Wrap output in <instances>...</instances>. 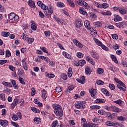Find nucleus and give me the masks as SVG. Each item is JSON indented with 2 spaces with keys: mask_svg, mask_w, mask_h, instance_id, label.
Returning a JSON list of instances; mask_svg holds the SVG:
<instances>
[{
  "mask_svg": "<svg viewBox=\"0 0 127 127\" xmlns=\"http://www.w3.org/2000/svg\"><path fill=\"white\" fill-rule=\"evenodd\" d=\"M57 5L59 7H64L65 4L62 2L59 1L57 3Z\"/></svg>",
  "mask_w": 127,
  "mask_h": 127,
  "instance_id": "4c0bfd02",
  "label": "nucleus"
},
{
  "mask_svg": "<svg viewBox=\"0 0 127 127\" xmlns=\"http://www.w3.org/2000/svg\"><path fill=\"white\" fill-rule=\"evenodd\" d=\"M95 42L99 46H102L103 45V43L98 39L95 40Z\"/></svg>",
  "mask_w": 127,
  "mask_h": 127,
  "instance_id": "864d4df0",
  "label": "nucleus"
},
{
  "mask_svg": "<svg viewBox=\"0 0 127 127\" xmlns=\"http://www.w3.org/2000/svg\"><path fill=\"white\" fill-rule=\"evenodd\" d=\"M101 91L102 92V93H103V94L104 95H105L106 96H108V97H110V92H109L108 91V90H107V89L106 88H103L101 90Z\"/></svg>",
  "mask_w": 127,
  "mask_h": 127,
  "instance_id": "a211bd4d",
  "label": "nucleus"
},
{
  "mask_svg": "<svg viewBox=\"0 0 127 127\" xmlns=\"http://www.w3.org/2000/svg\"><path fill=\"white\" fill-rule=\"evenodd\" d=\"M96 104H104L105 103V99L97 98L95 100Z\"/></svg>",
  "mask_w": 127,
  "mask_h": 127,
  "instance_id": "412c9836",
  "label": "nucleus"
},
{
  "mask_svg": "<svg viewBox=\"0 0 127 127\" xmlns=\"http://www.w3.org/2000/svg\"><path fill=\"white\" fill-rule=\"evenodd\" d=\"M98 113L102 116H109V115H110V112H106L104 110H98Z\"/></svg>",
  "mask_w": 127,
  "mask_h": 127,
  "instance_id": "9b49d317",
  "label": "nucleus"
},
{
  "mask_svg": "<svg viewBox=\"0 0 127 127\" xmlns=\"http://www.w3.org/2000/svg\"><path fill=\"white\" fill-rule=\"evenodd\" d=\"M111 109L115 113H120V109L116 106H111Z\"/></svg>",
  "mask_w": 127,
  "mask_h": 127,
  "instance_id": "6ab92c4d",
  "label": "nucleus"
},
{
  "mask_svg": "<svg viewBox=\"0 0 127 127\" xmlns=\"http://www.w3.org/2000/svg\"><path fill=\"white\" fill-rule=\"evenodd\" d=\"M13 103H15L16 106H17L18 104H20V103H21V101L19 100V99L17 98H15L14 99Z\"/></svg>",
  "mask_w": 127,
  "mask_h": 127,
  "instance_id": "79ce46f5",
  "label": "nucleus"
},
{
  "mask_svg": "<svg viewBox=\"0 0 127 127\" xmlns=\"http://www.w3.org/2000/svg\"><path fill=\"white\" fill-rule=\"evenodd\" d=\"M122 20H123V19L121 17V16H120V15H116L115 16V18H114V21L117 22L118 21H121Z\"/></svg>",
  "mask_w": 127,
  "mask_h": 127,
  "instance_id": "bb28decb",
  "label": "nucleus"
},
{
  "mask_svg": "<svg viewBox=\"0 0 127 127\" xmlns=\"http://www.w3.org/2000/svg\"><path fill=\"white\" fill-rule=\"evenodd\" d=\"M8 121L7 120H0V125L1 127H5L8 126Z\"/></svg>",
  "mask_w": 127,
  "mask_h": 127,
  "instance_id": "9d476101",
  "label": "nucleus"
},
{
  "mask_svg": "<svg viewBox=\"0 0 127 127\" xmlns=\"http://www.w3.org/2000/svg\"><path fill=\"white\" fill-rule=\"evenodd\" d=\"M93 25L96 27H100L102 25V23H101V22L97 21V22H94Z\"/></svg>",
  "mask_w": 127,
  "mask_h": 127,
  "instance_id": "c9c22d12",
  "label": "nucleus"
},
{
  "mask_svg": "<svg viewBox=\"0 0 127 127\" xmlns=\"http://www.w3.org/2000/svg\"><path fill=\"white\" fill-rule=\"evenodd\" d=\"M53 7L50 6L49 8H48L47 10H45L44 11V13L46 15V16H49L50 15H51L52 13H53Z\"/></svg>",
  "mask_w": 127,
  "mask_h": 127,
  "instance_id": "f03ea898",
  "label": "nucleus"
},
{
  "mask_svg": "<svg viewBox=\"0 0 127 127\" xmlns=\"http://www.w3.org/2000/svg\"><path fill=\"white\" fill-rule=\"evenodd\" d=\"M9 69H10V70H11L13 72H14V71H15V67L12 65H9Z\"/></svg>",
  "mask_w": 127,
  "mask_h": 127,
  "instance_id": "338daca9",
  "label": "nucleus"
},
{
  "mask_svg": "<svg viewBox=\"0 0 127 127\" xmlns=\"http://www.w3.org/2000/svg\"><path fill=\"white\" fill-rule=\"evenodd\" d=\"M76 56L78 58H83V57H84V55H83V54H82V53L79 52V53H77Z\"/></svg>",
  "mask_w": 127,
  "mask_h": 127,
  "instance_id": "603ef678",
  "label": "nucleus"
},
{
  "mask_svg": "<svg viewBox=\"0 0 127 127\" xmlns=\"http://www.w3.org/2000/svg\"><path fill=\"white\" fill-rule=\"evenodd\" d=\"M111 58L113 60V61H114V62L116 64L118 63V60L117 59V57L114 55H112L111 56Z\"/></svg>",
  "mask_w": 127,
  "mask_h": 127,
  "instance_id": "e433bc0d",
  "label": "nucleus"
},
{
  "mask_svg": "<svg viewBox=\"0 0 127 127\" xmlns=\"http://www.w3.org/2000/svg\"><path fill=\"white\" fill-rule=\"evenodd\" d=\"M74 89V86H69L68 87V89H67V92H68L69 93H70V92H71V91H72V90H73Z\"/></svg>",
  "mask_w": 127,
  "mask_h": 127,
  "instance_id": "0e129e2a",
  "label": "nucleus"
},
{
  "mask_svg": "<svg viewBox=\"0 0 127 127\" xmlns=\"http://www.w3.org/2000/svg\"><path fill=\"white\" fill-rule=\"evenodd\" d=\"M40 49L43 51V52H45V53L48 54V51H47L46 48L43 47H40Z\"/></svg>",
  "mask_w": 127,
  "mask_h": 127,
  "instance_id": "bf43d9fd",
  "label": "nucleus"
},
{
  "mask_svg": "<svg viewBox=\"0 0 127 127\" xmlns=\"http://www.w3.org/2000/svg\"><path fill=\"white\" fill-rule=\"evenodd\" d=\"M83 25V22L81 19H78L76 22L75 26L77 28H80Z\"/></svg>",
  "mask_w": 127,
  "mask_h": 127,
  "instance_id": "6e6552de",
  "label": "nucleus"
},
{
  "mask_svg": "<svg viewBox=\"0 0 127 127\" xmlns=\"http://www.w3.org/2000/svg\"><path fill=\"white\" fill-rule=\"evenodd\" d=\"M85 74H86V75H90L91 74V69L90 68V67L89 66H86L85 67Z\"/></svg>",
  "mask_w": 127,
  "mask_h": 127,
  "instance_id": "cd10ccee",
  "label": "nucleus"
},
{
  "mask_svg": "<svg viewBox=\"0 0 127 127\" xmlns=\"http://www.w3.org/2000/svg\"><path fill=\"white\" fill-rule=\"evenodd\" d=\"M112 37L113 39H115V40H118V39L119 38V37L118 36V35L117 34H114L112 35Z\"/></svg>",
  "mask_w": 127,
  "mask_h": 127,
  "instance_id": "4d7b16f0",
  "label": "nucleus"
},
{
  "mask_svg": "<svg viewBox=\"0 0 127 127\" xmlns=\"http://www.w3.org/2000/svg\"><path fill=\"white\" fill-rule=\"evenodd\" d=\"M73 74V72L72 71V68L69 67L68 68V71L67 72L68 76L69 78H71L72 77V75Z\"/></svg>",
  "mask_w": 127,
  "mask_h": 127,
  "instance_id": "72a5a7b5",
  "label": "nucleus"
},
{
  "mask_svg": "<svg viewBox=\"0 0 127 127\" xmlns=\"http://www.w3.org/2000/svg\"><path fill=\"white\" fill-rule=\"evenodd\" d=\"M12 119L13 121H17L18 120L17 115H16L15 114H13V116L12 117Z\"/></svg>",
  "mask_w": 127,
  "mask_h": 127,
  "instance_id": "052dcab7",
  "label": "nucleus"
},
{
  "mask_svg": "<svg viewBox=\"0 0 127 127\" xmlns=\"http://www.w3.org/2000/svg\"><path fill=\"white\" fill-rule=\"evenodd\" d=\"M34 121L35 123V124H37L38 125V124H40L41 123V120L40 118H38L37 117H36L34 119Z\"/></svg>",
  "mask_w": 127,
  "mask_h": 127,
  "instance_id": "ea45409f",
  "label": "nucleus"
},
{
  "mask_svg": "<svg viewBox=\"0 0 127 127\" xmlns=\"http://www.w3.org/2000/svg\"><path fill=\"white\" fill-rule=\"evenodd\" d=\"M117 119L118 120V121H126L127 120V118L123 116H118L117 117Z\"/></svg>",
  "mask_w": 127,
  "mask_h": 127,
  "instance_id": "49530a36",
  "label": "nucleus"
},
{
  "mask_svg": "<svg viewBox=\"0 0 127 127\" xmlns=\"http://www.w3.org/2000/svg\"><path fill=\"white\" fill-rule=\"evenodd\" d=\"M116 26H117V27H118L119 28H124V27L126 26V22H122L120 23H117L116 24Z\"/></svg>",
  "mask_w": 127,
  "mask_h": 127,
  "instance_id": "f8f14e48",
  "label": "nucleus"
},
{
  "mask_svg": "<svg viewBox=\"0 0 127 127\" xmlns=\"http://www.w3.org/2000/svg\"><path fill=\"white\" fill-rule=\"evenodd\" d=\"M90 55L94 59H99V54L96 53L95 51L91 50L90 51Z\"/></svg>",
  "mask_w": 127,
  "mask_h": 127,
  "instance_id": "423d86ee",
  "label": "nucleus"
},
{
  "mask_svg": "<svg viewBox=\"0 0 127 127\" xmlns=\"http://www.w3.org/2000/svg\"><path fill=\"white\" fill-rule=\"evenodd\" d=\"M47 91H46L45 89H43V90L42 91V97L44 100H45L46 98H47Z\"/></svg>",
  "mask_w": 127,
  "mask_h": 127,
  "instance_id": "4be33fe9",
  "label": "nucleus"
},
{
  "mask_svg": "<svg viewBox=\"0 0 127 127\" xmlns=\"http://www.w3.org/2000/svg\"><path fill=\"white\" fill-rule=\"evenodd\" d=\"M2 84L5 87H7V88H12V85H11V83H10V82L3 81L2 82Z\"/></svg>",
  "mask_w": 127,
  "mask_h": 127,
  "instance_id": "f3484780",
  "label": "nucleus"
},
{
  "mask_svg": "<svg viewBox=\"0 0 127 127\" xmlns=\"http://www.w3.org/2000/svg\"><path fill=\"white\" fill-rule=\"evenodd\" d=\"M77 3H78V4H79V5L83 6V5H84L85 2L83 0H79L77 1Z\"/></svg>",
  "mask_w": 127,
  "mask_h": 127,
  "instance_id": "5fc2aeb1",
  "label": "nucleus"
},
{
  "mask_svg": "<svg viewBox=\"0 0 127 127\" xmlns=\"http://www.w3.org/2000/svg\"><path fill=\"white\" fill-rule=\"evenodd\" d=\"M115 81H116V83H118V84H122V85H124V83L122 82L121 80H120L119 79L117 78H115L114 79Z\"/></svg>",
  "mask_w": 127,
  "mask_h": 127,
  "instance_id": "13d9d810",
  "label": "nucleus"
},
{
  "mask_svg": "<svg viewBox=\"0 0 127 127\" xmlns=\"http://www.w3.org/2000/svg\"><path fill=\"white\" fill-rule=\"evenodd\" d=\"M0 98L1 99L2 101H5V95L3 93L0 94Z\"/></svg>",
  "mask_w": 127,
  "mask_h": 127,
  "instance_id": "6e6d98bb",
  "label": "nucleus"
},
{
  "mask_svg": "<svg viewBox=\"0 0 127 127\" xmlns=\"http://www.w3.org/2000/svg\"><path fill=\"white\" fill-rule=\"evenodd\" d=\"M76 81L80 84H85L86 81H85V76H82L80 78H77Z\"/></svg>",
  "mask_w": 127,
  "mask_h": 127,
  "instance_id": "ddd939ff",
  "label": "nucleus"
},
{
  "mask_svg": "<svg viewBox=\"0 0 127 127\" xmlns=\"http://www.w3.org/2000/svg\"><path fill=\"white\" fill-rule=\"evenodd\" d=\"M114 103H115V104H117V105H119L121 107H123V106H124V101H122L120 99L114 101Z\"/></svg>",
  "mask_w": 127,
  "mask_h": 127,
  "instance_id": "5701e85b",
  "label": "nucleus"
},
{
  "mask_svg": "<svg viewBox=\"0 0 127 127\" xmlns=\"http://www.w3.org/2000/svg\"><path fill=\"white\" fill-rule=\"evenodd\" d=\"M89 93L91 96L93 98H97V90L93 88H91L89 89Z\"/></svg>",
  "mask_w": 127,
  "mask_h": 127,
  "instance_id": "39448f33",
  "label": "nucleus"
},
{
  "mask_svg": "<svg viewBox=\"0 0 127 127\" xmlns=\"http://www.w3.org/2000/svg\"><path fill=\"white\" fill-rule=\"evenodd\" d=\"M31 28L32 30H36L37 29V26H36L35 23H32L31 25Z\"/></svg>",
  "mask_w": 127,
  "mask_h": 127,
  "instance_id": "c03bdc74",
  "label": "nucleus"
},
{
  "mask_svg": "<svg viewBox=\"0 0 127 127\" xmlns=\"http://www.w3.org/2000/svg\"><path fill=\"white\" fill-rule=\"evenodd\" d=\"M119 11L121 14H126L127 13V11L125 9L120 8Z\"/></svg>",
  "mask_w": 127,
  "mask_h": 127,
  "instance_id": "37998d69",
  "label": "nucleus"
},
{
  "mask_svg": "<svg viewBox=\"0 0 127 127\" xmlns=\"http://www.w3.org/2000/svg\"><path fill=\"white\" fill-rule=\"evenodd\" d=\"M117 117H118L117 113H113L111 115V113H110V114H108V118H111V119H115V118H117Z\"/></svg>",
  "mask_w": 127,
  "mask_h": 127,
  "instance_id": "7c9ffc66",
  "label": "nucleus"
},
{
  "mask_svg": "<svg viewBox=\"0 0 127 127\" xmlns=\"http://www.w3.org/2000/svg\"><path fill=\"white\" fill-rule=\"evenodd\" d=\"M39 58L42 59V60H44L47 63H48L50 61V59L49 58L44 57L43 56H39Z\"/></svg>",
  "mask_w": 127,
  "mask_h": 127,
  "instance_id": "aec40b11",
  "label": "nucleus"
},
{
  "mask_svg": "<svg viewBox=\"0 0 127 127\" xmlns=\"http://www.w3.org/2000/svg\"><path fill=\"white\" fill-rule=\"evenodd\" d=\"M63 55H64V57H65V58H67V59H71L72 58L71 57V55H69L65 52H63Z\"/></svg>",
  "mask_w": 127,
  "mask_h": 127,
  "instance_id": "a878e982",
  "label": "nucleus"
},
{
  "mask_svg": "<svg viewBox=\"0 0 127 127\" xmlns=\"http://www.w3.org/2000/svg\"><path fill=\"white\" fill-rule=\"evenodd\" d=\"M84 26L86 27V28H87V29H88V30L91 29V25L90 24V22H89V21L84 22Z\"/></svg>",
  "mask_w": 127,
  "mask_h": 127,
  "instance_id": "b1692460",
  "label": "nucleus"
},
{
  "mask_svg": "<svg viewBox=\"0 0 127 127\" xmlns=\"http://www.w3.org/2000/svg\"><path fill=\"white\" fill-rule=\"evenodd\" d=\"M97 73L99 74V75H101V74H102V73L104 72V69H103L101 68H99L97 69Z\"/></svg>",
  "mask_w": 127,
  "mask_h": 127,
  "instance_id": "09e8293b",
  "label": "nucleus"
},
{
  "mask_svg": "<svg viewBox=\"0 0 127 127\" xmlns=\"http://www.w3.org/2000/svg\"><path fill=\"white\" fill-rule=\"evenodd\" d=\"M37 4L39 6L41 7L42 9H44L45 10H47L48 9V6L45 5L43 4L41 1H39L37 2Z\"/></svg>",
  "mask_w": 127,
  "mask_h": 127,
  "instance_id": "20e7f679",
  "label": "nucleus"
},
{
  "mask_svg": "<svg viewBox=\"0 0 127 127\" xmlns=\"http://www.w3.org/2000/svg\"><path fill=\"white\" fill-rule=\"evenodd\" d=\"M56 91L57 93H60V92H62V88H61V87H57Z\"/></svg>",
  "mask_w": 127,
  "mask_h": 127,
  "instance_id": "680f3d73",
  "label": "nucleus"
},
{
  "mask_svg": "<svg viewBox=\"0 0 127 127\" xmlns=\"http://www.w3.org/2000/svg\"><path fill=\"white\" fill-rule=\"evenodd\" d=\"M52 127H58V121L57 120L53 122Z\"/></svg>",
  "mask_w": 127,
  "mask_h": 127,
  "instance_id": "a18cd8bd",
  "label": "nucleus"
},
{
  "mask_svg": "<svg viewBox=\"0 0 127 127\" xmlns=\"http://www.w3.org/2000/svg\"><path fill=\"white\" fill-rule=\"evenodd\" d=\"M28 4L30 7H35V3L32 0H29L28 2Z\"/></svg>",
  "mask_w": 127,
  "mask_h": 127,
  "instance_id": "393cba45",
  "label": "nucleus"
},
{
  "mask_svg": "<svg viewBox=\"0 0 127 127\" xmlns=\"http://www.w3.org/2000/svg\"><path fill=\"white\" fill-rule=\"evenodd\" d=\"M26 39L29 44H31L34 41V39L32 38H27Z\"/></svg>",
  "mask_w": 127,
  "mask_h": 127,
  "instance_id": "a19ab883",
  "label": "nucleus"
},
{
  "mask_svg": "<svg viewBox=\"0 0 127 127\" xmlns=\"http://www.w3.org/2000/svg\"><path fill=\"white\" fill-rule=\"evenodd\" d=\"M101 48H102V49L105 50L106 51H109V48L104 45H102L101 46Z\"/></svg>",
  "mask_w": 127,
  "mask_h": 127,
  "instance_id": "69168bd1",
  "label": "nucleus"
},
{
  "mask_svg": "<svg viewBox=\"0 0 127 127\" xmlns=\"http://www.w3.org/2000/svg\"><path fill=\"white\" fill-rule=\"evenodd\" d=\"M53 107L54 110V112L56 116L61 117H63V109L60 105L53 104Z\"/></svg>",
  "mask_w": 127,
  "mask_h": 127,
  "instance_id": "f257e3e1",
  "label": "nucleus"
},
{
  "mask_svg": "<svg viewBox=\"0 0 127 127\" xmlns=\"http://www.w3.org/2000/svg\"><path fill=\"white\" fill-rule=\"evenodd\" d=\"M15 14L14 13H11L8 15V18L10 20H13Z\"/></svg>",
  "mask_w": 127,
  "mask_h": 127,
  "instance_id": "2f4dec72",
  "label": "nucleus"
},
{
  "mask_svg": "<svg viewBox=\"0 0 127 127\" xmlns=\"http://www.w3.org/2000/svg\"><path fill=\"white\" fill-rule=\"evenodd\" d=\"M109 4L107 3H103L100 5V8H108Z\"/></svg>",
  "mask_w": 127,
  "mask_h": 127,
  "instance_id": "c756f323",
  "label": "nucleus"
},
{
  "mask_svg": "<svg viewBox=\"0 0 127 127\" xmlns=\"http://www.w3.org/2000/svg\"><path fill=\"white\" fill-rule=\"evenodd\" d=\"M93 4L95 6H97L98 8H101V4L98 2L94 1L93 2Z\"/></svg>",
  "mask_w": 127,
  "mask_h": 127,
  "instance_id": "de8ad7c7",
  "label": "nucleus"
},
{
  "mask_svg": "<svg viewBox=\"0 0 127 127\" xmlns=\"http://www.w3.org/2000/svg\"><path fill=\"white\" fill-rule=\"evenodd\" d=\"M96 84L99 86H103V85H104V81L100 80H97L96 81Z\"/></svg>",
  "mask_w": 127,
  "mask_h": 127,
  "instance_id": "8fccbe9b",
  "label": "nucleus"
},
{
  "mask_svg": "<svg viewBox=\"0 0 127 127\" xmlns=\"http://www.w3.org/2000/svg\"><path fill=\"white\" fill-rule=\"evenodd\" d=\"M1 36L3 37H7L9 36V32H1Z\"/></svg>",
  "mask_w": 127,
  "mask_h": 127,
  "instance_id": "f704fd0d",
  "label": "nucleus"
},
{
  "mask_svg": "<svg viewBox=\"0 0 127 127\" xmlns=\"http://www.w3.org/2000/svg\"><path fill=\"white\" fill-rule=\"evenodd\" d=\"M49 64L50 65V66H51V67H55V62H54V61H49Z\"/></svg>",
  "mask_w": 127,
  "mask_h": 127,
  "instance_id": "3c124183",
  "label": "nucleus"
},
{
  "mask_svg": "<svg viewBox=\"0 0 127 127\" xmlns=\"http://www.w3.org/2000/svg\"><path fill=\"white\" fill-rule=\"evenodd\" d=\"M75 108H76V109H80L81 110H83L85 109V108H86L85 105L81 103H77L76 104H75Z\"/></svg>",
  "mask_w": 127,
  "mask_h": 127,
  "instance_id": "1a4fd4ad",
  "label": "nucleus"
},
{
  "mask_svg": "<svg viewBox=\"0 0 127 127\" xmlns=\"http://www.w3.org/2000/svg\"><path fill=\"white\" fill-rule=\"evenodd\" d=\"M105 125L108 127H119V124L118 123H114L113 122L109 121L105 123Z\"/></svg>",
  "mask_w": 127,
  "mask_h": 127,
  "instance_id": "7ed1b4c3",
  "label": "nucleus"
},
{
  "mask_svg": "<svg viewBox=\"0 0 127 127\" xmlns=\"http://www.w3.org/2000/svg\"><path fill=\"white\" fill-rule=\"evenodd\" d=\"M73 42L75 44V45L77 46V47H79V48H82L83 47V45L81 44V43L78 41V40H77L76 39H74L73 40Z\"/></svg>",
  "mask_w": 127,
  "mask_h": 127,
  "instance_id": "2eb2a0df",
  "label": "nucleus"
},
{
  "mask_svg": "<svg viewBox=\"0 0 127 127\" xmlns=\"http://www.w3.org/2000/svg\"><path fill=\"white\" fill-rule=\"evenodd\" d=\"M67 1L70 6H71V7H75V4L74 3V2H73V0H67Z\"/></svg>",
  "mask_w": 127,
  "mask_h": 127,
  "instance_id": "473e14b6",
  "label": "nucleus"
},
{
  "mask_svg": "<svg viewBox=\"0 0 127 127\" xmlns=\"http://www.w3.org/2000/svg\"><path fill=\"white\" fill-rule=\"evenodd\" d=\"M86 60L88 61L89 63L92 64V65H95V62H94V60L92 59L90 57H86Z\"/></svg>",
  "mask_w": 127,
  "mask_h": 127,
  "instance_id": "dca6fc26",
  "label": "nucleus"
},
{
  "mask_svg": "<svg viewBox=\"0 0 127 127\" xmlns=\"http://www.w3.org/2000/svg\"><path fill=\"white\" fill-rule=\"evenodd\" d=\"M126 86L125 85V83H124V85L122 84V83H119L117 84V87L119 89V90H121L125 92L126 91Z\"/></svg>",
  "mask_w": 127,
  "mask_h": 127,
  "instance_id": "4468645a",
  "label": "nucleus"
},
{
  "mask_svg": "<svg viewBox=\"0 0 127 127\" xmlns=\"http://www.w3.org/2000/svg\"><path fill=\"white\" fill-rule=\"evenodd\" d=\"M109 88L111 89V90H115V85L114 84H110L109 85Z\"/></svg>",
  "mask_w": 127,
  "mask_h": 127,
  "instance_id": "774afa93",
  "label": "nucleus"
},
{
  "mask_svg": "<svg viewBox=\"0 0 127 127\" xmlns=\"http://www.w3.org/2000/svg\"><path fill=\"white\" fill-rule=\"evenodd\" d=\"M31 110H32V112H34V113H37V114H39L40 113V111L36 108L35 107H31Z\"/></svg>",
  "mask_w": 127,
  "mask_h": 127,
  "instance_id": "58836bf2",
  "label": "nucleus"
},
{
  "mask_svg": "<svg viewBox=\"0 0 127 127\" xmlns=\"http://www.w3.org/2000/svg\"><path fill=\"white\" fill-rule=\"evenodd\" d=\"M79 12L81 13V14H83V15H87L88 14L87 12L84 11L83 7H79Z\"/></svg>",
  "mask_w": 127,
  "mask_h": 127,
  "instance_id": "c85d7f7f",
  "label": "nucleus"
},
{
  "mask_svg": "<svg viewBox=\"0 0 127 127\" xmlns=\"http://www.w3.org/2000/svg\"><path fill=\"white\" fill-rule=\"evenodd\" d=\"M86 64V61L85 60H80L78 62V63L75 62L74 63V66H83L84 64Z\"/></svg>",
  "mask_w": 127,
  "mask_h": 127,
  "instance_id": "0eeeda50",
  "label": "nucleus"
},
{
  "mask_svg": "<svg viewBox=\"0 0 127 127\" xmlns=\"http://www.w3.org/2000/svg\"><path fill=\"white\" fill-rule=\"evenodd\" d=\"M19 80L20 82L21 83V84H22V85H25V82H24V80H23V78H22V77H19Z\"/></svg>",
  "mask_w": 127,
  "mask_h": 127,
  "instance_id": "e2e57ef3",
  "label": "nucleus"
}]
</instances>
